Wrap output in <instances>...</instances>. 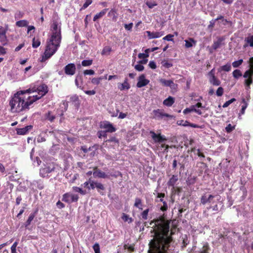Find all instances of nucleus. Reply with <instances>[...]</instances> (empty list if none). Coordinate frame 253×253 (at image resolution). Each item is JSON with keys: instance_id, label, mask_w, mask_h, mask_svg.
Masks as SVG:
<instances>
[{"instance_id": "nucleus-35", "label": "nucleus", "mask_w": 253, "mask_h": 253, "mask_svg": "<svg viewBox=\"0 0 253 253\" xmlns=\"http://www.w3.org/2000/svg\"><path fill=\"white\" fill-rule=\"evenodd\" d=\"M222 41L220 39H218L217 41L214 42L212 45V47L213 49L216 50L218 48L221 44Z\"/></svg>"}, {"instance_id": "nucleus-9", "label": "nucleus", "mask_w": 253, "mask_h": 253, "mask_svg": "<svg viewBox=\"0 0 253 253\" xmlns=\"http://www.w3.org/2000/svg\"><path fill=\"white\" fill-rule=\"evenodd\" d=\"M65 74L68 76H73L76 71V67L74 63H69L64 68Z\"/></svg>"}, {"instance_id": "nucleus-47", "label": "nucleus", "mask_w": 253, "mask_h": 253, "mask_svg": "<svg viewBox=\"0 0 253 253\" xmlns=\"http://www.w3.org/2000/svg\"><path fill=\"white\" fill-rule=\"evenodd\" d=\"M0 42L3 45L7 44V40L6 35L0 36Z\"/></svg>"}, {"instance_id": "nucleus-34", "label": "nucleus", "mask_w": 253, "mask_h": 253, "mask_svg": "<svg viewBox=\"0 0 253 253\" xmlns=\"http://www.w3.org/2000/svg\"><path fill=\"white\" fill-rule=\"evenodd\" d=\"M150 50V49H146L145 50V53H140L138 54V57L140 59H141V58H146L147 57H148L149 56V51Z\"/></svg>"}, {"instance_id": "nucleus-6", "label": "nucleus", "mask_w": 253, "mask_h": 253, "mask_svg": "<svg viewBox=\"0 0 253 253\" xmlns=\"http://www.w3.org/2000/svg\"><path fill=\"white\" fill-rule=\"evenodd\" d=\"M214 196L211 194L205 193L203 194L200 198L201 204L205 205L207 204H213L214 202L213 198Z\"/></svg>"}, {"instance_id": "nucleus-12", "label": "nucleus", "mask_w": 253, "mask_h": 253, "mask_svg": "<svg viewBox=\"0 0 253 253\" xmlns=\"http://www.w3.org/2000/svg\"><path fill=\"white\" fill-rule=\"evenodd\" d=\"M150 134L153 140L156 143H162L167 140L166 137L164 135H161L160 133L156 134L154 131H151Z\"/></svg>"}, {"instance_id": "nucleus-29", "label": "nucleus", "mask_w": 253, "mask_h": 253, "mask_svg": "<svg viewBox=\"0 0 253 253\" xmlns=\"http://www.w3.org/2000/svg\"><path fill=\"white\" fill-rule=\"evenodd\" d=\"M210 83L213 85L218 86L221 84V82L215 76L209 79Z\"/></svg>"}, {"instance_id": "nucleus-5", "label": "nucleus", "mask_w": 253, "mask_h": 253, "mask_svg": "<svg viewBox=\"0 0 253 253\" xmlns=\"http://www.w3.org/2000/svg\"><path fill=\"white\" fill-rule=\"evenodd\" d=\"M55 170V164L50 163L44 166L40 170V174L42 177H47L50 176V174Z\"/></svg>"}, {"instance_id": "nucleus-50", "label": "nucleus", "mask_w": 253, "mask_h": 253, "mask_svg": "<svg viewBox=\"0 0 253 253\" xmlns=\"http://www.w3.org/2000/svg\"><path fill=\"white\" fill-rule=\"evenodd\" d=\"M92 2V0H85V2L84 3L83 6L81 8V10L87 8Z\"/></svg>"}, {"instance_id": "nucleus-41", "label": "nucleus", "mask_w": 253, "mask_h": 253, "mask_svg": "<svg viewBox=\"0 0 253 253\" xmlns=\"http://www.w3.org/2000/svg\"><path fill=\"white\" fill-rule=\"evenodd\" d=\"M103 79L102 77H100L98 78H94L91 80V83L96 85H98L100 82Z\"/></svg>"}, {"instance_id": "nucleus-4", "label": "nucleus", "mask_w": 253, "mask_h": 253, "mask_svg": "<svg viewBox=\"0 0 253 253\" xmlns=\"http://www.w3.org/2000/svg\"><path fill=\"white\" fill-rule=\"evenodd\" d=\"M249 64L250 69L245 71L243 77L246 79L244 81L245 86L250 88V86L253 83V56L249 59Z\"/></svg>"}, {"instance_id": "nucleus-58", "label": "nucleus", "mask_w": 253, "mask_h": 253, "mask_svg": "<svg viewBox=\"0 0 253 253\" xmlns=\"http://www.w3.org/2000/svg\"><path fill=\"white\" fill-rule=\"evenodd\" d=\"M24 14L23 12L19 11L15 14V18L17 19L21 18L23 17Z\"/></svg>"}, {"instance_id": "nucleus-26", "label": "nucleus", "mask_w": 253, "mask_h": 253, "mask_svg": "<svg viewBox=\"0 0 253 253\" xmlns=\"http://www.w3.org/2000/svg\"><path fill=\"white\" fill-rule=\"evenodd\" d=\"M95 184V188L97 189V191L101 195H104V193L103 191L105 190V187L103 184L100 182L96 181V183Z\"/></svg>"}, {"instance_id": "nucleus-55", "label": "nucleus", "mask_w": 253, "mask_h": 253, "mask_svg": "<svg viewBox=\"0 0 253 253\" xmlns=\"http://www.w3.org/2000/svg\"><path fill=\"white\" fill-rule=\"evenodd\" d=\"M134 68L136 70L140 72V71H142L144 70V67L142 65L139 64L136 65L134 66Z\"/></svg>"}, {"instance_id": "nucleus-25", "label": "nucleus", "mask_w": 253, "mask_h": 253, "mask_svg": "<svg viewBox=\"0 0 253 253\" xmlns=\"http://www.w3.org/2000/svg\"><path fill=\"white\" fill-rule=\"evenodd\" d=\"M108 16L112 18L113 21H116L118 17L117 10L114 8L111 9L108 13Z\"/></svg>"}, {"instance_id": "nucleus-22", "label": "nucleus", "mask_w": 253, "mask_h": 253, "mask_svg": "<svg viewBox=\"0 0 253 253\" xmlns=\"http://www.w3.org/2000/svg\"><path fill=\"white\" fill-rule=\"evenodd\" d=\"M44 117L45 120H48L51 123L53 122L55 119V115L51 111H48L47 113H45Z\"/></svg>"}, {"instance_id": "nucleus-48", "label": "nucleus", "mask_w": 253, "mask_h": 253, "mask_svg": "<svg viewBox=\"0 0 253 253\" xmlns=\"http://www.w3.org/2000/svg\"><path fill=\"white\" fill-rule=\"evenodd\" d=\"M235 128V126H232L230 124L225 127V130L227 133H230Z\"/></svg>"}, {"instance_id": "nucleus-63", "label": "nucleus", "mask_w": 253, "mask_h": 253, "mask_svg": "<svg viewBox=\"0 0 253 253\" xmlns=\"http://www.w3.org/2000/svg\"><path fill=\"white\" fill-rule=\"evenodd\" d=\"M148 66L152 69H155L157 68L156 64L154 61H150L149 63Z\"/></svg>"}, {"instance_id": "nucleus-27", "label": "nucleus", "mask_w": 253, "mask_h": 253, "mask_svg": "<svg viewBox=\"0 0 253 253\" xmlns=\"http://www.w3.org/2000/svg\"><path fill=\"white\" fill-rule=\"evenodd\" d=\"M178 176L176 175H173L168 182V185L174 187L176 182L178 181Z\"/></svg>"}, {"instance_id": "nucleus-36", "label": "nucleus", "mask_w": 253, "mask_h": 253, "mask_svg": "<svg viewBox=\"0 0 253 253\" xmlns=\"http://www.w3.org/2000/svg\"><path fill=\"white\" fill-rule=\"evenodd\" d=\"M35 217V213H31L27 219V220L26 221V223H25V226L27 227L28 226H29V225H30L32 221L34 219V217Z\"/></svg>"}, {"instance_id": "nucleus-21", "label": "nucleus", "mask_w": 253, "mask_h": 253, "mask_svg": "<svg viewBox=\"0 0 253 253\" xmlns=\"http://www.w3.org/2000/svg\"><path fill=\"white\" fill-rule=\"evenodd\" d=\"M93 175L94 177L101 178H106L109 177L108 175L106 174L104 172L102 171L100 169L93 171Z\"/></svg>"}, {"instance_id": "nucleus-49", "label": "nucleus", "mask_w": 253, "mask_h": 253, "mask_svg": "<svg viewBox=\"0 0 253 253\" xmlns=\"http://www.w3.org/2000/svg\"><path fill=\"white\" fill-rule=\"evenodd\" d=\"M207 210H209L211 209L212 211L217 212L218 211V205L216 204L214 206L210 205L209 207L207 208Z\"/></svg>"}, {"instance_id": "nucleus-43", "label": "nucleus", "mask_w": 253, "mask_h": 253, "mask_svg": "<svg viewBox=\"0 0 253 253\" xmlns=\"http://www.w3.org/2000/svg\"><path fill=\"white\" fill-rule=\"evenodd\" d=\"M98 137L99 138L102 137L107 138V132L105 130H100L97 132Z\"/></svg>"}, {"instance_id": "nucleus-30", "label": "nucleus", "mask_w": 253, "mask_h": 253, "mask_svg": "<svg viewBox=\"0 0 253 253\" xmlns=\"http://www.w3.org/2000/svg\"><path fill=\"white\" fill-rule=\"evenodd\" d=\"M15 25L18 27H26L28 25V22L26 20H22L16 22Z\"/></svg>"}, {"instance_id": "nucleus-62", "label": "nucleus", "mask_w": 253, "mask_h": 253, "mask_svg": "<svg viewBox=\"0 0 253 253\" xmlns=\"http://www.w3.org/2000/svg\"><path fill=\"white\" fill-rule=\"evenodd\" d=\"M18 245V242H15L13 243L11 247V253H17L16 251V248Z\"/></svg>"}, {"instance_id": "nucleus-8", "label": "nucleus", "mask_w": 253, "mask_h": 253, "mask_svg": "<svg viewBox=\"0 0 253 253\" xmlns=\"http://www.w3.org/2000/svg\"><path fill=\"white\" fill-rule=\"evenodd\" d=\"M58 23L57 21H53V24L51 25V35H55L57 37H60L62 39L61 36V28L60 27L58 28Z\"/></svg>"}, {"instance_id": "nucleus-28", "label": "nucleus", "mask_w": 253, "mask_h": 253, "mask_svg": "<svg viewBox=\"0 0 253 253\" xmlns=\"http://www.w3.org/2000/svg\"><path fill=\"white\" fill-rule=\"evenodd\" d=\"M231 66L230 63H227L225 65H223L220 67V68H218V71L219 72H220L221 71L229 72L231 70Z\"/></svg>"}, {"instance_id": "nucleus-40", "label": "nucleus", "mask_w": 253, "mask_h": 253, "mask_svg": "<svg viewBox=\"0 0 253 253\" xmlns=\"http://www.w3.org/2000/svg\"><path fill=\"white\" fill-rule=\"evenodd\" d=\"M73 189L74 192L80 193L81 194L83 195L86 193L85 190H83L82 188L77 186H74L73 187Z\"/></svg>"}, {"instance_id": "nucleus-2", "label": "nucleus", "mask_w": 253, "mask_h": 253, "mask_svg": "<svg viewBox=\"0 0 253 253\" xmlns=\"http://www.w3.org/2000/svg\"><path fill=\"white\" fill-rule=\"evenodd\" d=\"M48 92L47 86L42 84L34 86L25 90L17 91L9 101L12 113H19L29 109L34 102L41 98Z\"/></svg>"}, {"instance_id": "nucleus-23", "label": "nucleus", "mask_w": 253, "mask_h": 253, "mask_svg": "<svg viewBox=\"0 0 253 253\" xmlns=\"http://www.w3.org/2000/svg\"><path fill=\"white\" fill-rule=\"evenodd\" d=\"M108 10V8L103 9L100 12L97 13L93 17V21H96L98 19L101 18L103 17L106 13L107 11Z\"/></svg>"}, {"instance_id": "nucleus-54", "label": "nucleus", "mask_w": 253, "mask_h": 253, "mask_svg": "<svg viewBox=\"0 0 253 253\" xmlns=\"http://www.w3.org/2000/svg\"><path fill=\"white\" fill-rule=\"evenodd\" d=\"M223 88L222 87H219L216 91V94L218 96H221L223 95Z\"/></svg>"}, {"instance_id": "nucleus-11", "label": "nucleus", "mask_w": 253, "mask_h": 253, "mask_svg": "<svg viewBox=\"0 0 253 253\" xmlns=\"http://www.w3.org/2000/svg\"><path fill=\"white\" fill-rule=\"evenodd\" d=\"M101 128L105 129V131L107 132L112 133L116 131V128L109 122H104L101 125Z\"/></svg>"}, {"instance_id": "nucleus-20", "label": "nucleus", "mask_w": 253, "mask_h": 253, "mask_svg": "<svg viewBox=\"0 0 253 253\" xmlns=\"http://www.w3.org/2000/svg\"><path fill=\"white\" fill-rule=\"evenodd\" d=\"M244 47L246 48L248 46L253 47V35L249 34L248 37H246Z\"/></svg>"}, {"instance_id": "nucleus-3", "label": "nucleus", "mask_w": 253, "mask_h": 253, "mask_svg": "<svg viewBox=\"0 0 253 253\" xmlns=\"http://www.w3.org/2000/svg\"><path fill=\"white\" fill-rule=\"evenodd\" d=\"M61 40L60 37H57L55 35H51L50 37L47 40L43 54L40 59L41 62H44L56 53L60 46Z\"/></svg>"}, {"instance_id": "nucleus-53", "label": "nucleus", "mask_w": 253, "mask_h": 253, "mask_svg": "<svg viewBox=\"0 0 253 253\" xmlns=\"http://www.w3.org/2000/svg\"><path fill=\"white\" fill-rule=\"evenodd\" d=\"M173 36H174L173 35L168 34L166 36L164 37L163 38V40H165V41H173Z\"/></svg>"}, {"instance_id": "nucleus-51", "label": "nucleus", "mask_w": 253, "mask_h": 253, "mask_svg": "<svg viewBox=\"0 0 253 253\" xmlns=\"http://www.w3.org/2000/svg\"><path fill=\"white\" fill-rule=\"evenodd\" d=\"M95 183H96V181L91 180L90 178H89V186L87 187V188L90 189H94L95 188Z\"/></svg>"}, {"instance_id": "nucleus-13", "label": "nucleus", "mask_w": 253, "mask_h": 253, "mask_svg": "<svg viewBox=\"0 0 253 253\" xmlns=\"http://www.w3.org/2000/svg\"><path fill=\"white\" fill-rule=\"evenodd\" d=\"M149 80L145 79V75L142 74L138 78L136 86L137 87L141 88L147 85L149 83Z\"/></svg>"}, {"instance_id": "nucleus-31", "label": "nucleus", "mask_w": 253, "mask_h": 253, "mask_svg": "<svg viewBox=\"0 0 253 253\" xmlns=\"http://www.w3.org/2000/svg\"><path fill=\"white\" fill-rule=\"evenodd\" d=\"M134 207L137 208L140 210H142V200L139 198H136L135 199Z\"/></svg>"}, {"instance_id": "nucleus-38", "label": "nucleus", "mask_w": 253, "mask_h": 253, "mask_svg": "<svg viewBox=\"0 0 253 253\" xmlns=\"http://www.w3.org/2000/svg\"><path fill=\"white\" fill-rule=\"evenodd\" d=\"M189 41L186 40L185 42V46L187 48L191 47L193 46L192 42L194 43H196V41L192 38H190Z\"/></svg>"}, {"instance_id": "nucleus-46", "label": "nucleus", "mask_w": 253, "mask_h": 253, "mask_svg": "<svg viewBox=\"0 0 253 253\" xmlns=\"http://www.w3.org/2000/svg\"><path fill=\"white\" fill-rule=\"evenodd\" d=\"M149 211V209H147L146 210H145L141 213V215L142 216V219H144V220H146L148 218V212Z\"/></svg>"}, {"instance_id": "nucleus-60", "label": "nucleus", "mask_w": 253, "mask_h": 253, "mask_svg": "<svg viewBox=\"0 0 253 253\" xmlns=\"http://www.w3.org/2000/svg\"><path fill=\"white\" fill-rule=\"evenodd\" d=\"M146 5L150 8H153L155 6L157 5V4L155 2L147 1L146 3Z\"/></svg>"}, {"instance_id": "nucleus-57", "label": "nucleus", "mask_w": 253, "mask_h": 253, "mask_svg": "<svg viewBox=\"0 0 253 253\" xmlns=\"http://www.w3.org/2000/svg\"><path fill=\"white\" fill-rule=\"evenodd\" d=\"M106 142H115L116 143H119V140L116 137H112L110 138L109 139L106 140Z\"/></svg>"}, {"instance_id": "nucleus-52", "label": "nucleus", "mask_w": 253, "mask_h": 253, "mask_svg": "<svg viewBox=\"0 0 253 253\" xmlns=\"http://www.w3.org/2000/svg\"><path fill=\"white\" fill-rule=\"evenodd\" d=\"M236 101V99L234 98H233L232 99H231L230 100L225 102L223 105V108H226L230 104H231L232 103L234 102V101Z\"/></svg>"}, {"instance_id": "nucleus-18", "label": "nucleus", "mask_w": 253, "mask_h": 253, "mask_svg": "<svg viewBox=\"0 0 253 253\" xmlns=\"http://www.w3.org/2000/svg\"><path fill=\"white\" fill-rule=\"evenodd\" d=\"M183 122V121H178L177 122L178 124L180 126H190L191 127H194V128H204L205 127L204 125L202 126H198V125L190 123V122H188L187 121H185L184 122V124H182V123Z\"/></svg>"}, {"instance_id": "nucleus-59", "label": "nucleus", "mask_w": 253, "mask_h": 253, "mask_svg": "<svg viewBox=\"0 0 253 253\" xmlns=\"http://www.w3.org/2000/svg\"><path fill=\"white\" fill-rule=\"evenodd\" d=\"M95 73L94 70H92V69H89V70H85L84 71V75H94Z\"/></svg>"}, {"instance_id": "nucleus-10", "label": "nucleus", "mask_w": 253, "mask_h": 253, "mask_svg": "<svg viewBox=\"0 0 253 253\" xmlns=\"http://www.w3.org/2000/svg\"><path fill=\"white\" fill-rule=\"evenodd\" d=\"M154 118L157 119H162L164 117L171 118L172 116L167 113H165L164 110L162 109H156L153 111Z\"/></svg>"}, {"instance_id": "nucleus-37", "label": "nucleus", "mask_w": 253, "mask_h": 253, "mask_svg": "<svg viewBox=\"0 0 253 253\" xmlns=\"http://www.w3.org/2000/svg\"><path fill=\"white\" fill-rule=\"evenodd\" d=\"M232 74H233V76L235 79H238L239 77H240L242 76L241 71L239 69L235 70L233 72Z\"/></svg>"}, {"instance_id": "nucleus-1", "label": "nucleus", "mask_w": 253, "mask_h": 253, "mask_svg": "<svg viewBox=\"0 0 253 253\" xmlns=\"http://www.w3.org/2000/svg\"><path fill=\"white\" fill-rule=\"evenodd\" d=\"M154 223L155 236L149 244L148 253H169L170 244L172 241V233H169L170 221L165 219V214L150 223Z\"/></svg>"}, {"instance_id": "nucleus-24", "label": "nucleus", "mask_w": 253, "mask_h": 253, "mask_svg": "<svg viewBox=\"0 0 253 253\" xmlns=\"http://www.w3.org/2000/svg\"><path fill=\"white\" fill-rule=\"evenodd\" d=\"M174 103V98L173 97L169 96L163 101V104L168 107L171 106Z\"/></svg>"}, {"instance_id": "nucleus-39", "label": "nucleus", "mask_w": 253, "mask_h": 253, "mask_svg": "<svg viewBox=\"0 0 253 253\" xmlns=\"http://www.w3.org/2000/svg\"><path fill=\"white\" fill-rule=\"evenodd\" d=\"M242 103H244V104L242 106L240 114L243 115L245 113V110L247 108L248 104L244 98L242 99Z\"/></svg>"}, {"instance_id": "nucleus-15", "label": "nucleus", "mask_w": 253, "mask_h": 253, "mask_svg": "<svg viewBox=\"0 0 253 253\" xmlns=\"http://www.w3.org/2000/svg\"><path fill=\"white\" fill-rule=\"evenodd\" d=\"M33 128V126L29 125L23 128H17L16 129V133L18 135H25L26 134L29 130H31Z\"/></svg>"}, {"instance_id": "nucleus-16", "label": "nucleus", "mask_w": 253, "mask_h": 253, "mask_svg": "<svg viewBox=\"0 0 253 253\" xmlns=\"http://www.w3.org/2000/svg\"><path fill=\"white\" fill-rule=\"evenodd\" d=\"M118 88L121 91L124 90L129 89L130 88V85L128 82V79L127 78H126L124 82L123 83H118Z\"/></svg>"}, {"instance_id": "nucleus-45", "label": "nucleus", "mask_w": 253, "mask_h": 253, "mask_svg": "<svg viewBox=\"0 0 253 253\" xmlns=\"http://www.w3.org/2000/svg\"><path fill=\"white\" fill-rule=\"evenodd\" d=\"M243 62V59H239L237 61H234L232 63V66L234 68H237L239 67Z\"/></svg>"}, {"instance_id": "nucleus-14", "label": "nucleus", "mask_w": 253, "mask_h": 253, "mask_svg": "<svg viewBox=\"0 0 253 253\" xmlns=\"http://www.w3.org/2000/svg\"><path fill=\"white\" fill-rule=\"evenodd\" d=\"M146 33L147 34L149 39L159 38L164 35V31L152 32L149 31H146Z\"/></svg>"}, {"instance_id": "nucleus-33", "label": "nucleus", "mask_w": 253, "mask_h": 253, "mask_svg": "<svg viewBox=\"0 0 253 253\" xmlns=\"http://www.w3.org/2000/svg\"><path fill=\"white\" fill-rule=\"evenodd\" d=\"M41 44V41L39 38H36L34 37L32 41V47L33 48H37Z\"/></svg>"}, {"instance_id": "nucleus-61", "label": "nucleus", "mask_w": 253, "mask_h": 253, "mask_svg": "<svg viewBox=\"0 0 253 253\" xmlns=\"http://www.w3.org/2000/svg\"><path fill=\"white\" fill-rule=\"evenodd\" d=\"M168 209V206L166 202H163V205L160 208L161 211H167Z\"/></svg>"}, {"instance_id": "nucleus-42", "label": "nucleus", "mask_w": 253, "mask_h": 253, "mask_svg": "<svg viewBox=\"0 0 253 253\" xmlns=\"http://www.w3.org/2000/svg\"><path fill=\"white\" fill-rule=\"evenodd\" d=\"M92 60L89 59V60H84L82 62V65L83 66H89L91 65L92 64Z\"/></svg>"}, {"instance_id": "nucleus-64", "label": "nucleus", "mask_w": 253, "mask_h": 253, "mask_svg": "<svg viewBox=\"0 0 253 253\" xmlns=\"http://www.w3.org/2000/svg\"><path fill=\"white\" fill-rule=\"evenodd\" d=\"M133 27V23H130L128 24H125L124 27L127 31H131Z\"/></svg>"}, {"instance_id": "nucleus-56", "label": "nucleus", "mask_w": 253, "mask_h": 253, "mask_svg": "<svg viewBox=\"0 0 253 253\" xmlns=\"http://www.w3.org/2000/svg\"><path fill=\"white\" fill-rule=\"evenodd\" d=\"M95 253H100V247L98 243L95 244L93 246Z\"/></svg>"}, {"instance_id": "nucleus-17", "label": "nucleus", "mask_w": 253, "mask_h": 253, "mask_svg": "<svg viewBox=\"0 0 253 253\" xmlns=\"http://www.w3.org/2000/svg\"><path fill=\"white\" fill-rule=\"evenodd\" d=\"M160 82L165 86H169L172 88H175V87L177 86V84H174L172 80H167L164 79H161L160 80Z\"/></svg>"}, {"instance_id": "nucleus-44", "label": "nucleus", "mask_w": 253, "mask_h": 253, "mask_svg": "<svg viewBox=\"0 0 253 253\" xmlns=\"http://www.w3.org/2000/svg\"><path fill=\"white\" fill-rule=\"evenodd\" d=\"M122 218L124 221H128L129 223L132 221V218L129 217V216L126 213L123 214Z\"/></svg>"}, {"instance_id": "nucleus-32", "label": "nucleus", "mask_w": 253, "mask_h": 253, "mask_svg": "<svg viewBox=\"0 0 253 253\" xmlns=\"http://www.w3.org/2000/svg\"><path fill=\"white\" fill-rule=\"evenodd\" d=\"M112 51V48L109 46H105L102 51H101V54L102 55H108L110 54V52Z\"/></svg>"}, {"instance_id": "nucleus-7", "label": "nucleus", "mask_w": 253, "mask_h": 253, "mask_svg": "<svg viewBox=\"0 0 253 253\" xmlns=\"http://www.w3.org/2000/svg\"><path fill=\"white\" fill-rule=\"evenodd\" d=\"M78 199L79 196L77 195L66 193L63 195L62 200L65 202L71 203L78 201Z\"/></svg>"}, {"instance_id": "nucleus-19", "label": "nucleus", "mask_w": 253, "mask_h": 253, "mask_svg": "<svg viewBox=\"0 0 253 253\" xmlns=\"http://www.w3.org/2000/svg\"><path fill=\"white\" fill-rule=\"evenodd\" d=\"M211 247L208 242L203 244V246L199 249L197 253H210Z\"/></svg>"}]
</instances>
